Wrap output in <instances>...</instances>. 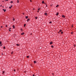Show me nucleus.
Returning a JSON list of instances; mask_svg holds the SVG:
<instances>
[{"mask_svg": "<svg viewBox=\"0 0 76 76\" xmlns=\"http://www.w3.org/2000/svg\"><path fill=\"white\" fill-rule=\"evenodd\" d=\"M2 44L1 43V41L0 42V46H2Z\"/></svg>", "mask_w": 76, "mask_h": 76, "instance_id": "obj_1", "label": "nucleus"}, {"mask_svg": "<svg viewBox=\"0 0 76 76\" xmlns=\"http://www.w3.org/2000/svg\"><path fill=\"white\" fill-rule=\"evenodd\" d=\"M60 57V56H57V58H59Z\"/></svg>", "mask_w": 76, "mask_h": 76, "instance_id": "obj_2", "label": "nucleus"}, {"mask_svg": "<svg viewBox=\"0 0 76 76\" xmlns=\"http://www.w3.org/2000/svg\"><path fill=\"white\" fill-rule=\"evenodd\" d=\"M3 10L4 11V12H6V9L4 10V9H3Z\"/></svg>", "mask_w": 76, "mask_h": 76, "instance_id": "obj_3", "label": "nucleus"}, {"mask_svg": "<svg viewBox=\"0 0 76 76\" xmlns=\"http://www.w3.org/2000/svg\"><path fill=\"white\" fill-rule=\"evenodd\" d=\"M62 18H65V16L63 15H62Z\"/></svg>", "mask_w": 76, "mask_h": 76, "instance_id": "obj_4", "label": "nucleus"}, {"mask_svg": "<svg viewBox=\"0 0 76 76\" xmlns=\"http://www.w3.org/2000/svg\"><path fill=\"white\" fill-rule=\"evenodd\" d=\"M24 32H23L21 34V35H23L24 34Z\"/></svg>", "mask_w": 76, "mask_h": 76, "instance_id": "obj_5", "label": "nucleus"}, {"mask_svg": "<svg viewBox=\"0 0 76 76\" xmlns=\"http://www.w3.org/2000/svg\"><path fill=\"white\" fill-rule=\"evenodd\" d=\"M30 20V19L29 18H28V19H27V22H28V21H29V20Z\"/></svg>", "mask_w": 76, "mask_h": 76, "instance_id": "obj_6", "label": "nucleus"}, {"mask_svg": "<svg viewBox=\"0 0 76 76\" xmlns=\"http://www.w3.org/2000/svg\"><path fill=\"white\" fill-rule=\"evenodd\" d=\"M12 27H13V28L14 29H15V26L14 25Z\"/></svg>", "mask_w": 76, "mask_h": 76, "instance_id": "obj_7", "label": "nucleus"}, {"mask_svg": "<svg viewBox=\"0 0 76 76\" xmlns=\"http://www.w3.org/2000/svg\"><path fill=\"white\" fill-rule=\"evenodd\" d=\"M53 43V42H51L50 43V45L52 44Z\"/></svg>", "mask_w": 76, "mask_h": 76, "instance_id": "obj_8", "label": "nucleus"}, {"mask_svg": "<svg viewBox=\"0 0 76 76\" xmlns=\"http://www.w3.org/2000/svg\"><path fill=\"white\" fill-rule=\"evenodd\" d=\"M42 4H44V1H42Z\"/></svg>", "mask_w": 76, "mask_h": 76, "instance_id": "obj_9", "label": "nucleus"}, {"mask_svg": "<svg viewBox=\"0 0 76 76\" xmlns=\"http://www.w3.org/2000/svg\"><path fill=\"white\" fill-rule=\"evenodd\" d=\"M26 19H28V16H26Z\"/></svg>", "mask_w": 76, "mask_h": 76, "instance_id": "obj_10", "label": "nucleus"}, {"mask_svg": "<svg viewBox=\"0 0 76 76\" xmlns=\"http://www.w3.org/2000/svg\"><path fill=\"white\" fill-rule=\"evenodd\" d=\"M34 63H35H35H37V61H34Z\"/></svg>", "mask_w": 76, "mask_h": 76, "instance_id": "obj_11", "label": "nucleus"}, {"mask_svg": "<svg viewBox=\"0 0 76 76\" xmlns=\"http://www.w3.org/2000/svg\"><path fill=\"white\" fill-rule=\"evenodd\" d=\"M58 12H57V14H56V15H57V16L58 15Z\"/></svg>", "mask_w": 76, "mask_h": 76, "instance_id": "obj_12", "label": "nucleus"}, {"mask_svg": "<svg viewBox=\"0 0 76 76\" xmlns=\"http://www.w3.org/2000/svg\"><path fill=\"white\" fill-rule=\"evenodd\" d=\"M17 46H19V45H20V44H17Z\"/></svg>", "mask_w": 76, "mask_h": 76, "instance_id": "obj_13", "label": "nucleus"}, {"mask_svg": "<svg viewBox=\"0 0 76 76\" xmlns=\"http://www.w3.org/2000/svg\"><path fill=\"white\" fill-rule=\"evenodd\" d=\"M44 15H47L48 14L47 13H46L44 14Z\"/></svg>", "mask_w": 76, "mask_h": 76, "instance_id": "obj_14", "label": "nucleus"}, {"mask_svg": "<svg viewBox=\"0 0 76 76\" xmlns=\"http://www.w3.org/2000/svg\"><path fill=\"white\" fill-rule=\"evenodd\" d=\"M53 4H51V5H50V6H51V7H53Z\"/></svg>", "mask_w": 76, "mask_h": 76, "instance_id": "obj_15", "label": "nucleus"}, {"mask_svg": "<svg viewBox=\"0 0 76 76\" xmlns=\"http://www.w3.org/2000/svg\"><path fill=\"white\" fill-rule=\"evenodd\" d=\"M59 6L58 5H57V6H56V7H58Z\"/></svg>", "mask_w": 76, "mask_h": 76, "instance_id": "obj_16", "label": "nucleus"}, {"mask_svg": "<svg viewBox=\"0 0 76 76\" xmlns=\"http://www.w3.org/2000/svg\"><path fill=\"white\" fill-rule=\"evenodd\" d=\"M4 71H3L2 72V74L3 75L4 74Z\"/></svg>", "mask_w": 76, "mask_h": 76, "instance_id": "obj_17", "label": "nucleus"}, {"mask_svg": "<svg viewBox=\"0 0 76 76\" xmlns=\"http://www.w3.org/2000/svg\"><path fill=\"white\" fill-rule=\"evenodd\" d=\"M25 26H26V24H24V27H25Z\"/></svg>", "mask_w": 76, "mask_h": 76, "instance_id": "obj_18", "label": "nucleus"}, {"mask_svg": "<svg viewBox=\"0 0 76 76\" xmlns=\"http://www.w3.org/2000/svg\"><path fill=\"white\" fill-rule=\"evenodd\" d=\"M11 3H13V1H11V2H10Z\"/></svg>", "mask_w": 76, "mask_h": 76, "instance_id": "obj_19", "label": "nucleus"}, {"mask_svg": "<svg viewBox=\"0 0 76 76\" xmlns=\"http://www.w3.org/2000/svg\"><path fill=\"white\" fill-rule=\"evenodd\" d=\"M35 18H36V19H37V18H38V17H35Z\"/></svg>", "mask_w": 76, "mask_h": 76, "instance_id": "obj_20", "label": "nucleus"}, {"mask_svg": "<svg viewBox=\"0 0 76 76\" xmlns=\"http://www.w3.org/2000/svg\"><path fill=\"white\" fill-rule=\"evenodd\" d=\"M61 31H62V30H60L59 31L60 32H61Z\"/></svg>", "mask_w": 76, "mask_h": 76, "instance_id": "obj_21", "label": "nucleus"}, {"mask_svg": "<svg viewBox=\"0 0 76 76\" xmlns=\"http://www.w3.org/2000/svg\"><path fill=\"white\" fill-rule=\"evenodd\" d=\"M29 56H27L26 57H27V58H29Z\"/></svg>", "mask_w": 76, "mask_h": 76, "instance_id": "obj_22", "label": "nucleus"}, {"mask_svg": "<svg viewBox=\"0 0 76 76\" xmlns=\"http://www.w3.org/2000/svg\"><path fill=\"white\" fill-rule=\"evenodd\" d=\"M18 0L17 3H19V0Z\"/></svg>", "mask_w": 76, "mask_h": 76, "instance_id": "obj_23", "label": "nucleus"}, {"mask_svg": "<svg viewBox=\"0 0 76 76\" xmlns=\"http://www.w3.org/2000/svg\"><path fill=\"white\" fill-rule=\"evenodd\" d=\"M13 51H12V52L11 53V54H13Z\"/></svg>", "mask_w": 76, "mask_h": 76, "instance_id": "obj_24", "label": "nucleus"}, {"mask_svg": "<svg viewBox=\"0 0 76 76\" xmlns=\"http://www.w3.org/2000/svg\"><path fill=\"white\" fill-rule=\"evenodd\" d=\"M52 23V22H51V21H50V22H49V23Z\"/></svg>", "mask_w": 76, "mask_h": 76, "instance_id": "obj_25", "label": "nucleus"}, {"mask_svg": "<svg viewBox=\"0 0 76 76\" xmlns=\"http://www.w3.org/2000/svg\"><path fill=\"white\" fill-rule=\"evenodd\" d=\"M73 25H72V28H73Z\"/></svg>", "mask_w": 76, "mask_h": 76, "instance_id": "obj_26", "label": "nucleus"}, {"mask_svg": "<svg viewBox=\"0 0 76 76\" xmlns=\"http://www.w3.org/2000/svg\"><path fill=\"white\" fill-rule=\"evenodd\" d=\"M51 47H52V48H53V45H52V46H51Z\"/></svg>", "mask_w": 76, "mask_h": 76, "instance_id": "obj_27", "label": "nucleus"}, {"mask_svg": "<svg viewBox=\"0 0 76 76\" xmlns=\"http://www.w3.org/2000/svg\"><path fill=\"white\" fill-rule=\"evenodd\" d=\"M38 10H40V8H39L38 9Z\"/></svg>", "mask_w": 76, "mask_h": 76, "instance_id": "obj_28", "label": "nucleus"}, {"mask_svg": "<svg viewBox=\"0 0 76 76\" xmlns=\"http://www.w3.org/2000/svg\"><path fill=\"white\" fill-rule=\"evenodd\" d=\"M63 32L62 31L61 32V34H63Z\"/></svg>", "mask_w": 76, "mask_h": 76, "instance_id": "obj_29", "label": "nucleus"}, {"mask_svg": "<svg viewBox=\"0 0 76 76\" xmlns=\"http://www.w3.org/2000/svg\"><path fill=\"white\" fill-rule=\"evenodd\" d=\"M3 48H4V49H5V46Z\"/></svg>", "mask_w": 76, "mask_h": 76, "instance_id": "obj_30", "label": "nucleus"}, {"mask_svg": "<svg viewBox=\"0 0 76 76\" xmlns=\"http://www.w3.org/2000/svg\"><path fill=\"white\" fill-rule=\"evenodd\" d=\"M13 21H14V20H15V18L13 19Z\"/></svg>", "mask_w": 76, "mask_h": 76, "instance_id": "obj_31", "label": "nucleus"}, {"mask_svg": "<svg viewBox=\"0 0 76 76\" xmlns=\"http://www.w3.org/2000/svg\"><path fill=\"white\" fill-rule=\"evenodd\" d=\"M11 8H12V7H9V8L10 9H11Z\"/></svg>", "mask_w": 76, "mask_h": 76, "instance_id": "obj_32", "label": "nucleus"}, {"mask_svg": "<svg viewBox=\"0 0 76 76\" xmlns=\"http://www.w3.org/2000/svg\"><path fill=\"white\" fill-rule=\"evenodd\" d=\"M74 47H76V45H74Z\"/></svg>", "mask_w": 76, "mask_h": 76, "instance_id": "obj_33", "label": "nucleus"}, {"mask_svg": "<svg viewBox=\"0 0 76 76\" xmlns=\"http://www.w3.org/2000/svg\"><path fill=\"white\" fill-rule=\"evenodd\" d=\"M13 6V5H11V7H12Z\"/></svg>", "mask_w": 76, "mask_h": 76, "instance_id": "obj_34", "label": "nucleus"}, {"mask_svg": "<svg viewBox=\"0 0 76 76\" xmlns=\"http://www.w3.org/2000/svg\"><path fill=\"white\" fill-rule=\"evenodd\" d=\"M73 32H72L71 33V34H73Z\"/></svg>", "mask_w": 76, "mask_h": 76, "instance_id": "obj_35", "label": "nucleus"}, {"mask_svg": "<svg viewBox=\"0 0 76 76\" xmlns=\"http://www.w3.org/2000/svg\"><path fill=\"white\" fill-rule=\"evenodd\" d=\"M14 72H15V71H16V70H15V69H14Z\"/></svg>", "mask_w": 76, "mask_h": 76, "instance_id": "obj_36", "label": "nucleus"}, {"mask_svg": "<svg viewBox=\"0 0 76 76\" xmlns=\"http://www.w3.org/2000/svg\"><path fill=\"white\" fill-rule=\"evenodd\" d=\"M30 1L31 2H32V1H31V0H30Z\"/></svg>", "mask_w": 76, "mask_h": 76, "instance_id": "obj_37", "label": "nucleus"}, {"mask_svg": "<svg viewBox=\"0 0 76 76\" xmlns=\"http://www.w3.org/2000/svg\"><path fill=\"white\" fill-rule=\"evenodd\" d=\"M37 12H38V13L39 12V11H37Z\"/></svg>", "mask_w": 76, "mask_h": 76, "instance_id": "obj_38", "label": "nucleus"}, {"mask_svg": "<svg viewBox=\"0 0 76 76\" xmlns=\"http://www.w3.org/2000/svg\"><path fill=\"white\" fill-rule=\"evenodd\" d=\"M6 27H7V25L6 26Z\"/></svg>", "mask_w": 76, "mask_h": 76, "instance_id": "obj_39", "label": "nucleus"}, {"mask_svg": "<svg viewBox=\"0 0 76 76\" xmlns=\"http://www.w3.org/2000/svg\"><path fill=\"white\" fill-rule=\"evenodd\" d=\"M1 28H3V26H1Z\"/></svg>", "mask_w": 76, "mask_h": 76, "instance_id": "obj_40", "label": "nucleus"}, {"mask_svg": "<svg viewBox=\"0 0 76 76\" xmlns=\"http://www.w3.org/2000/svg\"><path fill=\"white\" fill-rule=\"evenodd\" d=\"M1 54H2V55H3V53H2Z\"/></svg>", "mask_w": 76, "mask_h": 76, "instance_id": "obj_41", "label": "nucleus"}, {"mask_svg": "<svg viewBox=\"0 0 76 76\" xmlns=\"http://www.w3.org/2000/svg\"><path fill=\"white\" fill-rule=\"evenodd\" d=\"M24 72V73H26V72L25 71Z\"/></svg>", "mask_w": 76, "mask_h": 76, "instance_id": "obj_42", "label": "nucleus"}, {"mask_svg": "<svg viewBox=\"0 0 76 76\" xmlns=\"http://www.w3.org/2000/svg\"><path fill=\"white\" fill-rule=\"evenodd\" d=\"M9 31H11V30H10L9 29Z\"/></svg>", "mask_w": 76, "mask_h": 76, "instance_id": "obj_43", "label": "nucleus"}, {"mask_svg": "<svg viewBox=\"0 0 76 76\" xmlns=\"http://www.w3.org/2000/svg\"><path fill=\"white\" fill-rule=\"evenodd\" d=\"M33 76H35V75H33Z\"/></svg>", "mask_w": 76, "mask_h": 76, "instance_id": "obj_44", "label": "nucleus"}, {"mask_svg": "<svg viewBox=\"0 0 76 76\" xmlns=\"http://www.w3.org/2000/svg\"><path fill=\"white\" fill-rule=\"evenodd\" d=\"M52 75H54V73H52Z\"/></svg>", "mask_w": 76, "mask_h": 76, "instance_id": "obj_45", "label": "nucleus"}, {"mask_svg": "<svg viewBox=\"0 0 76 76\" xmlns=\"http://www.w3.org/2000/svg\"><path fill=\"white\" fill-rule=\"evenodd\" d=\"M46 7H47L48 5H46Z\"/></svg>", "mask_w": 76, "mask_h": 76, "instance_id": "obj_46", "label": "nucleus"}, {"mask_svg": "<svg viewBox=\"0 0 76 76\" xmlns=\"http://www.w3.org/2000/svg\"><path fill=\"white\" fill-rule=\"evenodd\" d=\"M10 29H11V28H10Z\"/></svg>", "mask_w": 76, "mask_h": 76, "instance_id": "obj_47", "label": "nucleus"}, {"mask_svg": "<svg viewBox=\"0 0 76 76\" xmlns=\"http://www.w3.org/2000/svg\"><path fill=\"white\" fill-rule=\"evenodd\" d=\"M20 29H21V30H22V28H21Z\"/></svg>", "mask_w": 76, "mask_h": 76, "instance_id": "obj_48", "label": "nucleus"}, {"mask_svg": "<svg viewBox=\"0 0 76 76\" xmlns=\"http://www.w3.org/2000/svg\"><path fill=\"white\" fill-rule=\"evenodd\" d=\"M58 33H60V31L58 32Z\"/></svg>", "mask_w": 76, "mask_h": 76, "instance_id": "obj_49", "label": "nucleus"}, {"mask_svg": "<svg viewBox=\"0 0 76 76\" xmlns=\"http://www.w3.org/2000/svg\"><path fill=\"white\" fill-rule=\"evenodd\" d=\"M33 10H35V9L34 8H33Z\"/></svg>", "mask_w": 76, "mask_h": 76, "instance_id": "obj_50", "label": "nucleus"}, {"mask_svg": "<svg viewBox=\"0 0 76 76\" xmlns=\"http://www.w3.org/2000/svg\"><path fill=\"white\" fill-rule=\"evenodd\" d=\"M1 7L2 6V5H1Z\"/></svg>", "mask_w": 76, "mask_h": 76, "instance_id": "obj_51", "label": "nucleus"}, {"mask_svg": "<svg viewBox=\"0 0 76 76\" xmlns=\"http://www.w3.org/2000/svg\"><path fill=\"white\" fill-rule=\"evenodd\" d=\"M30 35H32V33L30 34Z\"/></svg>", "mask_w": 76, "mask_h": 76, "instance_id": "obj_52", "label": "nucleus"}, {"mask_svg": "<svg viewBox=\"0 0 76 76\" xmlns=\"http://www.w3.org/2000/svg\"><path fill=\"white\" fill-rule=\"evenodd\" d=\"M6 0V1H8V0Z\"/></svg>", "mask_w": 76, "mask_h": 76, "instance_id": "obj_53", "label": "nucleus"}, {"mask_svg": "<svg viewBox=\"0 0 76 76\" xmlns=\"http://www.w3.org/2000/svg\"><path fill=\"white\" fill-rule=\"evenodd\" d=\"M45 4H46V3H45Z\"/></svg>", "mask_w": 76, "mask_h": 76, "instance_id": "obj_54", "label": "nucleus"}, {"mask_svg": "<svg viewBox=\"0 0 76 76\" xmlns=\"http://www.w3.org/2000/svg\"><path fill=\"white\" fill-rule=\"evenodd\" d=\"M2 2H4V1H2Z\"/></svg>", "mask_w": 76, "mask_h": 76, "instance_id": "obj_55", "label": "nucleus"}, {"mask_svg": "<svg viewBox=\"0 0 76 76\" xmlns=\"http://www.w3.org/2000/svg\"><path fill=\"white\" fill-rule=\"evenodd\" d=\"M23 15H24V13H23Z\"/></svg>", "mask_w": 76, "mask_h": 76, "instance_id": "obj_56", "label": "nucleus"}, {"mask_svg": "<svg viewBox=\"0 0 76 76\" xmlns=\"http://www.w3.org/2000/svg\"><path fill=\"white\" fill-rule=\"evenodd\" d=\"M2 7H4V6H3Z\"/></svg>", "mask_w": 76, "mask_h": 76, "instance_id": "obj_57", "label": "nucleus"}, {"mask_svg": "<svg viewBox=\"0 0 76 76\" xmlns=\"http://www.w3.org/2000/svg\"><path fill=\"white\" fill-rule=\"evenodd\" d=\"M60 57H61V56H60Z\"/></svg>", "mask_w": 76, "mask_h": 76, "instance_id": "obj_58", "label": "nucleus"}, {"mask_svg": "<svg viewBox=\"0 0 76 76\" xmlns=\"http://www.w3.org/2000/svg\"><path fill=\"white\" fill-rule=\"evenodd\" d=\"M22 31H23V30H22Z\"/></svg>", "mask_w": 76, "mask_h": 76, "instance_id": "obj_59", "label": "nucleus"}, {"mask_svg": "<svg viewBox=\"0 0 76 76\" xmlns=\"http://www.w3.org/2000/svg\"><path fill=\"white\" fill-rule=\"evenodd\" d=\"M5 0V1H6V0Z\"/></svg>", "mask_w": 76, "mask_h": 76, "instance_id": "obj_60", "label": "nucleus"}, {"mask_svg": "<svg viewBox=\"0 0 76 76\" xmlns=\"http://www.w3.org/2000/svg\"><path fill=\"white\" fill-rule=\"evenodd\" d=\"M15 35H16V34H15Z\"/></svg>", "mask_w": 76, "mask_h": 76, "instance_id": "obj_61", "label": "nucleus"}, {"mask_svg": "<svg viewBox=\"0 0 76 76\" xmlns=\"http://www.w3.org/2000/svg\"><path fill=\"white\" fill-rule=\"evenodd\" d=\"M0 76H1V75H0Z\"/></svg>", "mask_w": 76, "mask_h": 76, "instance_id": "obj_62", "label": "nucleus"}]
</instances>
